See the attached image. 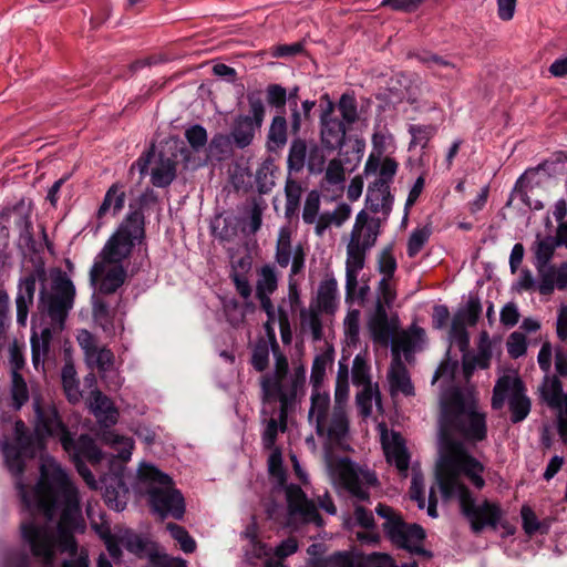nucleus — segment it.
Returning a JSON list of instances; mask_svg holds the SVG:
<instances>
[{"label": "nucleus", "mask_w": 567, "mask_h": 567, "mask_svg": "<svg viewBox=\"0 0 567 567\" xmlns=\"http://www.w3.org/2000/svg\"><path fill=\"white\" fill-rule=\"evenodd\" d=\"M327 466L333 483L358 501L369 499L370 489L378 485L374 472L348 458H329Z\"/></svg>", "instance_id": "obj_6"}, {"label": "nucleus", "mask_w": 567, "mask_h": 567, "mask_svg": "<svg viewBox=\"0 0 567 567\" xmlns=\"http://www.w3.org/2000/svg\"><path fill=\"white\" fill-rule=\"evenodd\" d=\"M375 512L385 519L383 527L393 544L413 554L431 556L427 550L422 548L425 532L421 526L405 524L390 506L384 504H379Z\"/></svg>", "instance_id": "obj_8"}, {"label": "nucleus", "mask_w": 567, "mask_h": 567, "mask_svg": "<svg viewBox=\"0 0 567 567\" xmlns=\"http://www.w3.org/2000/svg\"><path fill=\"white\" fill-rule=\"evenodd\" d=\"M287 143V121L284 116H275L268 131L270 150L280 148Z\"/></svg>", "instance_id": "obj_48"}, {"label": "nucleus", "mask_w": 567, "mask_h": 567, "mask_svg": "<svg viewBox=\"0 0 567 567\" xmlns=\"http://www.w3.org/2000/svg\"><path fill=\"white\" fill-rule=\"evenodd\" d=\"M493 344L486 331L481 332L476 353H465L462 359L463 371L470 378L476 369H487L491 365Z\"/></svg>", "instance_id": "obj_27"}, {"label": "nucleus", "mask_w": 567, "mask_h": 567, "mask_svg": "<svg viewBox=\"0 0 567 567\" xmlns=\"http://www.w3.org/2000/svg\"><path fill=\"white\" fill-rule=\"evenodd\" d=\"M285 492L290 515L298 516L306 523H313L317 526L322 525V518L317 507L312 502L308 501L300 486L295 484L287 485Z\"/></svg>", "instance_id": "obj_24"}, {"label": "nucleus", "mask_w": 567, "mask_h": 567, "mask_svg": "<svg viewBox=\"0 0 567 567\" xmlns=\"http://www.w3.org/2000/svg\"><path fill=\"white\" fill-rule=\"evenodd\" d=\"M338 306V282L333 277L322 280L317 292V307L315 309L333 313Z\"/></svg>", "instance_id": "obj_39"}, {"label": "nucleus", "mask_w": 567, "mask_h": 567, "mask_svg": "<svg viewBox=\"0 0 567 567\" xmlns=\"http://www.w3.org/2000/svg\"><path fill=\"white\" fill-rule=\"evenodd\" d=\"M309 148L305 140L295 138L288 153V167L290 171L300 172L307 162Z\"/></svg>", "instance_id": "obj_45"}, {"label": "nucleus", "mask_w": 567, "mask_h": 567, "mask_svg": "<svg viewBox=\"0 0 567 567\" xmlns=\"http://www.w3.org/2000/svg\"><path fill=\"white\" fill-rule=\"evenodd\" d=\"M278 288V274L274 266L265 265L258 272L256 296L258 299L270 298Z\"/></svg>", "instance_id": "obj_40"}, {"label": "nucleus", "mask_w": 567, "mask_h": 567, "mask_svg": "<svg viewBox=\"0 0 567 567\" xmlns=\"http://www.w3.org/2000/svg\"><path fill=\"white\" fill-rule=\"evenodd\" d=\"M326 567H396V565L386 554L373 553L364 556L355 551H344L332 555L327 560Z\"/></svg>", "instance_id": "obj_22"}, {"label": "nucleus", "mask_w": 567, "mask_h": 567, "mask_svg": "<svg viewBox=\"0 0 567 567\" xmlns=\"http://www.w3.org/2000/svg\"><path fill=\"white\" fill-rule=\"evenodd\" d=\"M332 362V355L329 352L318 354L311 367L310 383L312 389H320V385L326 377V371Z\"/></svg>", "instance_id": "obj_52"}, {"label": "nucleus", "mask_w": 567, "mask_h": 567, "mask_svg": "<svg viewBox=\"0 0 567 567\" xmlns=\"http://www.w3.org/2000/svg\"><path fill=\"white\" fill-rule=\"evenodd\" d=\"M271 451L268 457V471L279 486L286 481V473L282 466V454L280 449H269Z\"/></svg>", "instance_id": "obj_62"}, {"label": "nucleus", "mask_w": 567, "mask_h": 567, "mask_svg": "<svg viewBox=\"0 0 567 567\" xmlns=\"http://www.w3.org/2000/svg\"><path fill=\"white\" fill-rule=\"evenodd\" d=\"M539 396L556 413L567 410V393L558 377L546 374L538 388Z\"/></svg>", "instance_id": "obj_28"}, {"label": "nucleus", "mask_w": 567, "mask_h": 567, "mask_svg": "<svg viewBox=\"0 0 567 567\" xmlns=\"http://www.w3.org/2000/svg\"><path fill=\"white\" fill-rule=\"evenodd\" d=\"M355 401L360 414L363 417H368L372 414L373 403L379 411H382L381 393L377 383L374 386L362 388V390L357 393Z\"/></svg>", "instance_id": "obj_42"}, {"label": "nucleus", "mask_w": 567, "mask_h": 567, "mask_svg": "<svg viewBox=\"0 0 567 567\" xmlns=\"http://www.w3.org/2000/svg\"><path fill=\"white\" fill-rule=\"evenodd\" d=\"M90 410L97 422L104 426H111L117 422L118 411L112 401L100 391L92 392Z\"/></svg>", "instance_id": "obj_36"}, {"label": "nucleus", "mask_w": 567, "mask_h": 567, "mask_svg": "<svg viewBox=\"0 0 567 567\" xmlns=\"http://www.w3.org/2000/svg\"><path fill=\"white\" fill-rule=\"evenodd\" d=\"M62 384L69 401L72 403L79 402L82 395L75 368L71 363H66L62 369Z\"/></svg>", "instance_id": "obj_46"}, {"label": "nucleus", "mask_w": 567, "mask_h": 567, "mask_svg": "<svg viewBox=\"0 0 567 567\" xmlns=\"http://www.w3.org/2000/svg\"><path fill=\"white\" fill-rule=\"evenodd\" d=\"M482 312V305L480 299L476 297H471L465 307L461 309L454 320H458V322L464 323L466 326H475L478 321V318Z\"/></svg>", "instance_id": "obj_53"}, {"label": "nucleus", "mask_w": 567, "mask_h": 567, "mask_svg": "<svg viewBox=\"0 0 567 567\" xmlns=\"http://www.w3.org/2000/svg\"><path fill=\"white\" fill-rule=\"evenodd\" d=\"M75 464L79 474L82 476L87 486L92 489L97 488V482L94 475L83 463L84 460L91 464H97L102 460V452L96 446L94 440L89 435H81L71 447V452H68Z\"/></svg>", "instance_id": "obj_17"}, {"label": "nucleus", "mask_w": 567, "mask_h": 567, "mask_svg": "<svg viewBox=\"0 0 567 567\" xmlns=\"http://www.w3.org/2000/svg\"><path fill=\"white\" fill-rule=\"evenodd\" d=\"M135 169L138 171L141 177H144L150 172L153 186L163 188L171 185L175 179L177 162L162 152H156L152 147L132 164L130 173H133Z\"/></svg>", "instance_id": "obj_11"}, {"label": "nucleus", "mask_w": 567, "mask_h": 567, "mask_svg": "<svg viewBox=\"0 0 567 567\" xmlns=\"http://www.w3.org/2000/svg\"><path fill=\"white\" fill-rule=\"evenodd\" d=\"M380 229V218L371 217L364 209L357 214L346 249L347 299L357 293L359 274L365 266L368 252L375 246Z\"/></svg>", "instance_id": "obj_3"}, {"label": "nucleus", "mask_w": 567, "mask_h": 567, "mask_svg": "<svg viewBox=\"0 0 567 567\" xmlns=\"http://www.w3.org/2000/svg\"><path fill=\"white\" fill-rule=\"evenodd\" d=\"M249 114L238 115L231 128V137L239 148L251 144L255 133L259 130L265 118V105L258 92H251L247 95Z\"/></svg>", "instance_id": "obj_13"}, {"label": "nucleus", "mask_w": 567, "mask_h": 567, "mask_svg": "<svg viewBox=\"0 0 567 567\" xmlns=\"http://www.w3.org/2000/svg\"><path fill=\"white\" fill-rule=\"evenodd\" d=\"M75 288L70 278L58 271L52 276L50 292L41 291L40 302L53 321L63 322L73 306Z\"/></svg>", "instance_id": "obj_10"}, {"label": "nucleus", "mask_w": 567, "mask_h": 567, "mask_svg": "<svg viewBox=\"0 0 567 567\" xmlns=\"http://www.w3.org/2000/svg\"><path fill=\"white\" fill-rule=\"evenodd\" d=\"M13 218L14 225L19 230V236L25 243L32 240V223L30 219V213L25 209L23 204L16 205L13 207H7L0 213L1 220H8Z\"/></svg>", "instance_id": "obj_37"}, {"label": "nucleus", "mask_w": 567, "mask_h": 567, "mask_svg": "<svg viewBox=\"0 0 567 567\" xmlns=\"http://www.w3.org/2000/svg\"><path fill=\"white\" fill-rule=\"evenodd\" d=\"M37 279L34 275H29L20 279L16 297L17 322L19 326L27 324L29 309L33 305Z\"/></svg>", "instance_id": "obj_31"}, {"label": "nucleus", "mask_w": 567, "mask_h": 567, "mask_svg": "<svg viewBox=\"0 0 567 567\" xmlns=\"http://www.w3.org/2000/svg\"><path fill=\"white\" fill-rule=\"evenodd\" d=\"M76 340L90 368H96L100 372L112 369L114 363L113 352L105 347H99L95 337L90 331L80 330Z\"/></svg>", "instance_id": "obj_20"}, {"label": "nucleus", "mask_w": 567, "mask_h": 567, "mask_svg": "<svg viewBox=\"0 0 567 567\" xmlns=\"http://www.w3.org/2000/svg\"><path fill=\"white\" fill-rule=\"evenodd\" d=\"M11 395L16 409H20L29 400L27 383L16 371H12Z\"/></svg>", "instance_id": "obj_61"}, {"label": "nucleus", "mask_w": 567, "mask_h": 567, "mask_svg": "<svg viewBox=\"0 0 567 567\" xmlns=\"http://www.w3.org/2000/svg\"><path fill=\"white\" fill-rule=\"evenodd\" d=\"M352 383L355 386H374L371 382L370 365L365 355L357 354L352 363Z\"/></svg>", "instance_id": "obj_47"}, {"label": "nucleus", "mask_w": 567, "mask_h": 567, "mask_svg": "<svg viewBox=\"0 0 567 567\" xmlns=\"http://www.w3.org/2000/svg\"><path fill=\"white\" fill-rule=\"evenodd\" d=\"M75 464L79 474L82 476L87 486L92 489L97 488V482L94 475L83 463L84 460L91 464H97L102 460V452L96 446L94 440L89 435H81L71 447V452H68Z\"/></svg>", "instance_id": "obj_18"}, {"label": "nucleus", "mask_w": 567, "mask_h": 567, "mask_svg": "<svg viewBox=\"0 0 567 567\" xmlns=\"http://www.w3.org/2000/svg\"><path fill=\"white\" fill-rule=\"evenodd\" d=\"M527 338L523 332H512L506 341L507 353L512 359H518L526 354L527 351Z\"/></svg>", "instance_id": "obj_59"}, {"label": "nucleus", "mask_w": 567, "mask_h": 567, "mask_svg": "<svg viewBox=\"0 0 567 567\" xmlns=\"http://www.w3.org/2000/svg\"><path fill=\"white\" fill-rule=\"evenodd\" d=\"M432 234L430 226H423L415 228L408 240V255L409 257H415L429 241L430 236Z\"/></svg>", "instance_id": "obj_54"}, {"label": "nucleus", "mask_w": 567, "mask_h": 567, "mask_svg": "<svg viewBox=\"0 0 567 567\" xmlns=\"http://www.w3.org/2000/svg\"><path fill=\"white\" fill-rule=\"evenodd\" d=\"M38 415V424L37 432L38 434L45 435H58L60 436L61 444L66 452H71V447L75 441H73L71 434L68 432L62 421L60 420L58 412L54 408H50L45 411L37 409Z\"/></svg>", "instance_id": "obj_25"}, {"label": "nucleus", "mask_w": 567, "mask_h": 567, "mask_svg": "<svg viewBox=\"0 0 567 567\" xmlns=\"http://www.w3.org/2000/svg\"><path fill=\"white\" fill-rule=\"evenodd\" d=\"M166 528L171 533L172 537L179 544L181 549L184 553L189 554L196 549V542L184 527L174 523H168Z\"/></svg>", "instance_id": "obj_57"}, {"label": "nucleus", "mask_w": 567, "mask_h": 567, "mask_svg": "<svg viewBox=\"0 0 567 567\" xmlns=\"http://www.w3.org/2000/svg\"><path fill=\"white\" fill-rule=\"evenodd\" d=\"M507 404L511 413V421L513 423H519L524 421L529 415L532 410V400L527 393L518 398H514L513 400L508 401Z\"/></svg>", "instance_id": "obj_51"}, {"label": "nucleus", "mask_w": 567, "mask_h": 567, "mask_svg": "<svg viewBox=\"0 0 567 567\" xmlns=\"http://www.w3.org/2000/svg\"><path fill=\"white\" fill-rule=\"evenodd\" d=\"M127 269L125 265L114 262L99 256L90 269L91 284L99 292L104 295L114 293L125 282Z\"/></svg>", "instance_id": "obj_14"}, {"label": "nucleus", "mask_w": 567, "mask_h": 567, "mask_svg": "<svg viewBox=\"0 0 567 567\" xmlns=\"http://www.w3.org/2000/svg\"><path fill=\"white\" fill-rule=\"evenodd\" d=\"M302 188L300 184L296 181H287L285 186L286 194V215L290 216L296 213L299 207V202L301 197Z\"/></svg>", "instance_id": "obj_60"}, {"label": "nucleus", "mask_w": 567, "mask_h": 567, "mask_svg": "<svg viewBox=\"0 0 567 567\" xmlns=\"http://www.w3.org/2000/svg\"><path fill=\"white\" fill-rule=\"evenodd\" d=\"M275 260L282 268L291 265L289 277L298 275L305 267V249L301 244L292 245V230L288 226L278 231Z\"/></svg>", "instance_id": "obj_16"}, {"label": "nucleus", "mask_w": 567, "mask_h": 567, "mask_svg": "<svg viewBox=\"0 0 567 567\" xmlns=\"http://www.w3.org/2000/svg\"><path fill=\"white\" fill-rule=\"evenodd\" d=\"M398 167L399 164L394 158L384 157L380 159V157H377L374 153L369 155L365 163L367 173L375 172L379 168V176L374 183H382L385 184V186H390L398 172Z\"/></svg>", "instance_id": "obj_38"}, {"label": "nucleus", "mask_w": 567, "mask_h": 567, "mask_svg": "<svg viewBox=\"0 0 567 567\" xmlns=\"http://www.w3.org/2000/svg\"><path fill=\"white\" fill-rule=\"evenodd\" d=\"M338 109L346 123L353 124L359 120L358 104L353 94H342L338 103Z\"/></svg>", "instance_id": "obj_55"}, {"label": "nucleus", "mask_w": 567, "mask_h": 567, "mask_svg": "<svg viewBox=\"0 0 567 567\" xmlns=\"http://www.w3.org/2000/svg\"><path fill=\"white\" fill-rule=\"evenodd\" d=\"M349 396L348 369L340 367L334 390V430L333 432L349 431V421L346 414V403Z\"/></svg>", "instance_id": "obj_26"}, {"label": "nucleus", "mask_w": 567, "mask_h": 567, "mask_svg": "<svg viewBox=\"0 0 567 567\" xmlns=\"http://www.w3.org/2000/svg\"><path fill=\"white\" fill-rule=\"evenodd\" d=\"M320 210V195L317 190H311L305 200L302 209V220L306 224H313L319 216Z\"/></svg>", "instance_id": "obj_63"}, {"label": "nucleus", "mask_w": 567, "mask_h": 567, "mask_svg": "<svg viewBox=\"0 0 567 567\" xmlns=\"http://www.w3.org/2000/svg\"><path fill=\"white\" fill-rule=\"evenodd\" d=\"M319 310L310 307L300 312V329L302 333L311 336L313 341H319L323 337L322 320Z\"/></svg>", "instance_id": "obj_41"}, {"label": "nucleus", "mask_w": 567, "mask_h": 567, "mask_svg": "<svg viewBox=\"0 0 567 567\" xmlns=\"http://www.w3.org/2000/svg\"><path fill=\"white\" fill-rule=\"evenodd\" d=\"M393 197L390 186L382 183H372L368 187L367 208L375 214L388 216L392 209Z\"/></svg>", "instance_id": "obj_35"}, {"label": "nucleus", "mask_w": 567, "mask_h": 567, "mask_svg": "<svg viewBox=\"0 0 567 567\" xmlns=\"http://www.w3.org/2000/svg\"><path fill=\"white\" fill-rule=\"evenodd\" d=\"M102 440L105 444L117 452L110 461L111 470H115L114 475L117 481V489L107 486L104 498L110 508L121 512L126 506L127 487L122 481L123 464L126 463L132 455L134 442L131 437L120 435L115 432L107 431L103 433Z\"/></svg>", "instance_id": "obj_7"}, {"label": "nucleus", "mask_w": 567, "mask_h": 567, "mask_svg": "<svg viewBox=\"0 0 567 567\" xmlns=\"http://www.w3.org/2000/svg\"><path fill=\"white\" fill-rule=\"evenodd\" d=\"M14 443L0 442L9 471L18 477L16 483L20 498L31 515L42 514L44 523L34 516L23 524H34L51 529L59 540L61 551L75 554L78 549L73 536L81 517L79 492L70 481L65 471L51 456L41 457L40 477L37 485L28 488L21 482L24 471V458L34 457L35 446L43 449L41 437L34 439L27 433L22 421L14 426Z\"/></svg>", "instance_id": "obj_2"}, {"label": "nucleus", "mask_w": 567, "mask_h": 567, "mask_svg": "<svg viewBox=\"0 0 567 567\" xmlns=\"http://www.w3.org/2000/svg\"><path fill=\"white\" fill-rule=\"evenodd\" d=\"M557 247L556 243L554 241V238L547 237L545 239H540L536 243L534 248L535 254V268L537 270L538 276H543V291H548V289L551 288V285L549 282V275H550V268H549V261L554 256L555 248Z\"/></svg>", "instance_id": "obj_30"}, {"label": "nucleus", "mask_w": 567, "mask_h": 567, "mask_svg": "<svg viewBox=\"0 0 567 567\" xmlns=\"http://www.w3.org/2000/svg\"><path fill=\"white\" fill-rule=\"evenodd\" d=\"M330 396L320 389H312L308 419L315 424L318 436L323 437L330 445L339 444L348 434V431L333 432L334 409L329 413Z\"/></svg>", "instance_id": "obj_12"}, {"label": "nucleus", "mask_w": 567, "mask_h": 567, "mask_svg": "<svg viewBox=\"0 0 567 567\" xmlns=\"http://www.w3.org/2000/svg\"><path fill=\"white\" fill-rule=\"evenodd\" d=\"M140 488L148 496L153 511L162 518L181 519L185 513L184 497L174 488L172 478L148 463L138 468Z\"/></svg>", "instance_id": "obj_4"}, {"label": "nucleus", "mask_w": 567, "mask_h": 567, "mask_svg": "<svg viewBox=\"0 0 567 567\" xmlns=\"http://www.w3.org/2000/svg\"><path fill=\"white\" fill-rule=\"evenodd\" d=\"M125 186L121 182L113 183L106 190L100 207L96 210V218L100 225L107 215L116 216L125 205Z\"/></svg>", "instance_id": "obj_32"}, {"label": "nucleus", "mask_w": 567, "mask_h": 567, "mask_svg": "<svg viewBox=\"0 0 567 567\" xmlns=\"http://www.w3.org/2000/svg\"><path fill=\"white\" fill-rule=\"evenodd\" d=\"M250 554L256 558H265L266 567H287L281 559H275L271 547L260 542L252 540Z\"/></svg>", "instance_id": "obj_64"}, {"label": "nucleus", "mask_w": 567, "mask_h": 567, "mask_svg": "<svg viewBox=\"0 0 567 567\" xmlns=\"http://www.w3.org/2000/svg\"><path fill=\"white\" fill-rule=\"evenodd\" d=\"M51 341V332L49 329H44L41 336L33 334L31 337V349H32V362L37 370L43 369L44 359L48 354Z\"/></svg>", "instance_id": "obj_44"}, {"label": "nucleus", "mask_w": 567, "mask_h": 567, "mask_svg": "<svg viewBox=\"0 0 567 567\" xmlns=\"http://www.w3.org/2000/svg\"><path fill=\"white\" fill-rule=\"evenodd\" d=\"M424 340L425 331L417 326H412L409 330L398 333L395 338H392L393 358H401V353L408 358L421 347Z\"/></svg>", "instance_id": "obj_33"}, {"label": "nucleus", "mask_w": 567, "mask_h": 567, "mask_svg": "<svg viewBox=\"0 0 567 567\" xmlns=\"http://www.w3.org/2000/svg\"><path fill=\"white\" fill-rule=\"evenodd\" d=\"M287 429V416L281 420L280 414L278 415V419L270 417L266 421L265 429L262 432V445L265 449H277L275 446L277 436L279 432H285Z\"/></svg>", "instance_id": "obj_49"}, {"label": "nucleus", "mask_w": 567, "mask_h": 567, "mask_svg": "<svg viewBox=\"0 0 567 567\" xmlns=\"http://www.w3.org/2000/svg\"><path fill=\"white\" fill-rule=\"evenodd\" d=\"M144 237V216L141 212H132L117 226L96 256L124 265Z\"/></svg>", "instance_id": "obj_5"}, {"label": "nucleus", "mask_w": 567, "mask_h": 567, "mask_svg": "<svg viewBox=\"0 0 567 567\" xmlns=\"http://www.w3.org/2000/svg\"><path fill=\"white\" fill-rule=\"evenodd\" d=\"M344 339L348 346H355L360 336V311L350 309L343 320Z\"/></svg>", "instance_id": "obj_50"}, {"label": "nucleus", "mask_w": 567, "mask_h": 567, "mask_svg": "<svg viewBox=\"0 0 567 567\" xmlns=\"http://www.w3.org/2000/svg\"><path fill=\"white\" fill-rule=\"evenodd\" d=\"M334 104L328 100L327 109L320 117L321 142L329 150L341 148L346 142L347 128L342 121L333 115Z\"/></svg>", "instance_id": "obj_23"}, {"label": "nucleus", "mask_w": 567, "mask_h": 567, "mask_svg": "<svg viewBox=\"0 0 567 567\" xmlns=\"http://www.w3.org/2000/svg\"><path fill=\"white\" fill-rule=\"evenodd\" d=\"M388 380L390 384V392L394 396L399 393L411 396L414 395V386L409 377V372L402 362L401 358H393L389 372Z\"/></svg>", "instance_id": "obj_34"}, {"label": "nucleus", "mask_w": 567, "mask_h": 567, "mask_svg": "<svg viewBox=\"0 0 567 567\" xmlns=\"http://www.w3.org/2000/svg\"><path fill=\"white\" fill-rule=\"evenodd\" d=\"M21 533L33 556L41 558L47 567H51L55 547H59L55 534L48 527H39L34 524H23Z\"/></svg>", "instance_id": "obj_15"}, {"label": "nucleus", "mask_w": 567, "mask_h": 567, "mask_svg": "<svg viewBox=\"0 0 567 567\" xmlns=\"http://www.w3.org/2000/svg\"><path fill=\"white\" fill-rule=\"evenodd\" d=\"M525 393H527V389L518 371L507 370L497 379L494 385L491 405L494 410H499L505 402Z\"/></svg>", "instance_id": "obj_21"}, {"label": "nucleus", "mask_w": 567, "mask_h": 567, "mask_svg": "<svg viewBox=\"0 0 567 567\" xmlns=\"http://www.w3.org/2000/svg\"><path fill=\"white\" fill-rule=\"evenodd\" d=\"M550 268V275H549V282L551 285V288L548 289V291H543V276H538V285H537V291L542 296H550L554 293L555 289L558 290H566L567 289V261L561 262L558 266L549 265Z\"/></svg>", "instance_id": "obj_43"}, {"label": "nucleus", "mask_w": 567, "mask_h": 567, "mask_svg": "<svg viewBox=\"0 0 567 567\" xmlns=\"http://www.w3.org/2000/svg\"><path fill=\"white\" fill-rule=\"evenodd\" d=\"M305 378L306 369L303 367L296 369L292 375L284 378L264 375L260 380L262 402L266 404L279 401L280 419L284 420L287 416L288 408L297 396L298 389L303 384Z\"/></svg>", "instance_id": "obj_9"}, {"label": "nucleus", "mask_w": 567, "mask_h": 567, "mask_svg": "<svg viewBox=\"0 0 567 567\" xmlns=\"http://www.w3.org/2000/svg\"><path fill=\"white\" fill-rule=\"evenodd\" d=\"M120 544L138 557H143L147 553V542L132 532L123 533L120 536Z\"/></svg>", "instance_id": "obj_56"}, {"label": "nucleus", "mask_w": 567, "mask_h": 567, "mask_svg": "<svg viewBox=\"0 0 567 567\" xmlns=\"http://www.w3.org/2000/svg\"><path fill=\"white\" fill-rule=\"evenodd\" d=\"M434 127L431 125H410L409 133L411 134V142L409 148L426 147L429 141L434 135Z\"/></svg>", "instance_id": "obj_58"}, {"label": "nucleus", "mask_w": 567, "mask_h": 567, "mask_svg": "<svg viewBox=\"0 0 567 567\" xmlns=\"http://www.w3.org/2000/svg\"><path fill=\"white\" fill-rule=\"evenodd\" d=\"M381 444L389 464H393L400 474L406 476L410 465V454L405 440L399 432L389 431L384 423L378 425Z\"/></svg>", "instance_id": "obj_19"}, {"label": "nucleus", "mask_w": 567, "mask_h": 567, "mask_svg": "<svg viewBox=\"0 0 567 567\" xmlns=\"http://www.w3.org/2000/svg\"><path fill=\"white\" fill-rule=\"evenodd\" d=\"M368 329L373 342L388 346L393 338L396 326L389 321L385 308L379 303L368 321Z\"/></svg>", "instance_id": "obj_29"}, {"label": "nucleus", "mask_w": 567, "mask_h": 567, "mask_svg": "<svg viewBox=\"0 0 567 567\" xmlns=\"http://www.w3.org/2000/svg\"><path fill=\"white\" fill-rule=\"evenodd\" d=\"M453 434L470 443L481 442L487 436L486 413L472 393L453 390L441 402L435 476L443 498L460 502L463 514L475 532L487 526L495 528L501 518L499 507L486 501L476 505L463 482V478H467L476 488H483L484 465L461 442L455 441Z\"/></svg>", "instance_id": "obj_1"}]
</instances>
